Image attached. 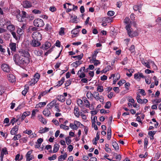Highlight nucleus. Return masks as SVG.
<instances>
[{
	"instance_id": "nucleus-17",
	"label": "nucleus",
	"mask_w": 161,
	"mask_h": 161,
	"mask_svg": "<svg viewBox=\"0 0 161 161\" xmlns=\"http://www.w3.org/2000/svg\"><path fill=\"white\" fill-rule=\"evenodd\" d=\"M74 114L75 115L77 118L80 117L79 109L78 107H75L74 109Z\"/></svg>"
},
{
	"instance_id": "nucleus-64",
	"label": "nucleus",
	"mask_w": 161,
	"mask_h": 161,
	"mask_svg": "<svg viewBox=\"0 0 161 161\" xmlns=\"http://www.w3.org/2000/svg\"><path fill=\"white\" fill-rule=\"evenodd\" d=\"M43 140L41 138H40L37 140V142L38 143V145L39 147H40L41 143L43 142Z\"/></svg>"
},
{
	"instance_id": "nucleus-19",
	"label": "nucleus",
	"mask_w": 161,
	"mask_h": 161,
	"mask_svg": "<svg viewBox=\"0 0 161 161\" xmlns=\"http://www.w3.org/2000/svg\"><path fill=\"white\" fill-rule=\"evenodd\" d=\"M30 112L29 111H27L24 112L21 117V121H23L26 117L30 115Z\"/></svg>"
},
{
	"instance_id": "nucleus-35",
	"label": "nucleus",
	"mask_w": 161,
	"mask_h": 161,
	"mask_svg": "<svg viewBox=\"0 0 161 161\" xmlns=\"http://www.w3.org/2000/svg\"><path fill=\"white\" fill-rule=\"evenodd\" d=\"M83 56V54L81 53L80 55L78 56H72L71 57V58H77L78 60H80L82 58Z\"/></svg>"
},
{
	"instance_id": "nucleus-38",
	"label": "nucleus",
	"mask_w": 161,
	"mask_h": 161,
	"mask_svg": "<svg viewBox=\"0 0 161 161\" xmlns=\"http://www.w3.org/2000/svg\"><path fill=\"white\" fill-rule=\"evenodd\" d=\"M51 46V44L49 42H46L44 44V48L45 49L47 50Z\"/></svg>"
},
{
	"instance_id": "nucleus-20",
	"label": "nucleus",
	"mask_w": 161,
	"mask_h": 161,
	"mask_svg": "<svg viewBox=\"0 0 161 161\" xmlns=\"http://www.w3.org/2000/svg\"><path fill=\"white\" fill-rule=\"evenodd\" d=\"M49 109L47 108L45 109L43 111V114L47 117L49 116V115L51 114V113L50 111L49 110Z\"/></svg>"
},
{
	"instance_id": "nucleus-16",
	"label": "nucleus",
	"mask_w": 161,
	"mask_h": 161,
	"mask_svg": "<svg viewBox=\"0 0 161 161\" xmlns=\"http://www.w3.org/2000/svg\"><path fill=\"white\" fill-rule=\"evenodd\" d=\"M141 62L147 68L150 69V64L148 61H147V60H145L143 59L141 60Z\"/></svg>"
},
{
	"instance_id": "nucleus-4",
	"label": "nucleus",
	"mask_w": 161,
	"mask_h": 161,
	"mask_svg": "<svg viewBox=\"0 0 161 161\" xmlns=\"http://www.w3.org/2000/svg\"><path fill=\"white\" fill-rule=\"evenodd\" d=\"M33 24L35 26L37 27H42L44 25L43 20L40 19H35L33 21Z\"/></svg>"
},
{
	"instance_id": "nucleus-23",
	"label": "nucleus",
	"mask_w": 161,
	"mask_h": 161,
	"mask_svg": "<svg viewBox=\"0 0 161 161\" xmlns=\"http://www.w3.org/2000/svg\"><path fill=\"white\" fill-rule=\"evenodd\" d=\"M82 100L84 101V103L86 104L85 106L87 108L90 107V103L86 97H83L82 98Z\"/></svg>"
},
{
	"instance_id": "nucleus-51",
	"label": "nucleus",
	"mask_w": 161,
	"mask_h": 161,
	"mask_svg": "<svg viewBox=\"0 0 161 161\" xmlns=\"http://www.w3.org/2000/svg\"><path fill=\"white\" fill-rule=\"evenodd\" d=\"M40 75L39 73H36L34 75V78L36 79V80L38 81L40 78Z\"/></svg>"
},
{
	"instance_id": "nucleus-26",
	"label": "nucleus",
	"mask_w": 161,
	"mask_h": 161,
	"mask_svg": "<svg viewBox=\"0 0 161 161\" xmlns=\"http://www.w3.org/2000/svg\"><path fill=\"white\" fill-rule=\"evenodd\" d=\"M142 6L141 5H136L133 6V8L134 10L137 11L138 10L140 12V11L141 10Z\"/></svg>"
},
{
	"instance_id": "nucleus-53",
	"label": "nucleus",
	"mask_w": 161,
	"mask_h": 161,
	"mask_svg": "<svg viewBox=\"0 0 161 161\" xmlns=\"http://www.w3.org/2000/svg\"><path fill=\"white\" fill-rule=\"evenodd\" d=\"M55 110L57 112H60L61 111L59 109V107L58 106V103L56 104L54 106Z\"/></svg>"
},
{
	"instance_id": "nucleus-6",
	"label": "nucleus",
	"mask_w": 161,
	"mask_h": 161,
	"mask_svg": "<svg viewBox=\"0 0 161 161\" xmlns=\"http://www.w3.org/2000/svg\"><path fill=\"white\" fill-rule=\"evenodd\" d=\"M1 68L3 71L5 72H9L11 70L10 67L7 64H3L1 66Z\"/></svg>"
},
{
	"instance_id": "nucleus-58",
	"label": "nucleus",
	"mask_w": 161,
	"mask_h": 161,
	"mask_svg": "<svg viewBox=\"0 0 161 161\" xmlns=\"http://www.w3.org/2000/svg\"><path fill=\"white\" fill-rule=\"evenodd\" d=\"M86 96L88 98H91L93 96V94H92L90 92H88L86 94Z\"/></svg>"
},
{
	"instance_id": "nucleus-21",
	"label": "nucleus",
	"mask_w": 161,
	"mask_h": 161,
	"mask_svg": "<svg viewBox=\"0 0 161 161\" xmlns=\"http://www.w3.org/2000/svg\"><path fill=\"white\" fill-rule=\"evenodd\" d=\"M7 29L10 32H13L15 29V26L12 24H10L8 25Z\"/></svg>"
},
{
	"instance_id": "nucleus-37",
	"label": "nucleus",
	"mask_w": 161,
	"mask_h": 161,
	"mask_svg": "<svg viewBox=\"0 0 161 161\" xmlns=\"http://www.w3.org/2000/svg\"><path fill=\"white\" fill-rule=\"evenodd\" d=\"M17 33L19 34V35H22L24 34V31L21 28H18L17 30Z\"/></svg>"
},
{
	"instance_id": "nucleus-29",
	"label": "nucleus",
	"mask_w": 161,
	"mask_h": 161,
	"mask_svg": "<svg viewBox=\"0 0 161 161\" xmlns=\"http://www.w3.org/2000/svg\"><path fill=\"white\" fill-rule=\"evenodd\" d=\"M46 104V103L45 102H40L36 105V108H38L39 107L41 108L45 105Z\"/></svg>"
},
{
	"instance_id": "nucleus-61",
	"label": "nucleus",
	"mask_w": 161,
	"mask_h": 161,
	"mask_svg": "<svg viewBox=\"0 0 161 161\" xmlns=\"http://www.w3.org/2000/svg\"><path fill=\"white\" fill-rule=\"evenodd\" d=\"M114 12L113 11H108L107 13V15L110 16H112L114 15Z\"/></svg>"
},
{
	"instance_id": "nucleus-57",
	"label": "nucleus",
	"mask_w": 161,
	"mask_h": 161,
	"mask_svg": "<svg viewBox=\"0 0 161 161\" xmlns=\"http://www.w3.org/2000/svg\"><path fill=\"white\" fill-rule=\"evenodd\" d=\"M96 100H99L100 102L103 103L104 101V97L102 96H100L99 97H98L97 99H96Z\"/></svg>"
},
{
	"instance_id": "nucleus-50",
	"label": "nucleus",
	"mask_w": 161,
	"mask_h": 161,
	"mask_svg": "<svg viewBox=\"0 0 161 161\" xmlns=\"http://www.w3.org/2000/svg\"><path fill=\"white\" fill-rule=\"evenodd\" d=\"M111 106V103L110 102H107L104 106V107L106 108H109Z\"/></svg>"
},
{
	"instance_id": "nucleus-32",
	"label": "nucleus",
	"mask_w": 161,
	"mask_h": 161,
	"mask_svg": "<svg viewBox=\"0 0 161 161\" xmlns=\"http://www.w3.org/2000/svg\"><path fill=\"white\" fill-rule=\"evenodd\" d=\"M11 33L13 36V37L16 40L19 41V37L16 35V33L14 31L11 32Z\"/></svg>"
},
{
	"instance_id": "nucleus-62",
	"label": "nucleus",
	"mask_w": 161,
	"mask_h": 161,
	"mask_svg": "<svg viewBox=\"0 0 161 161\" xmlns=\"http://www.w3.org/2000/svg\"><path fill=\"white\" fill-rule=\"evenodd\" d=\"M126 82V80H123L119 81L118 83V84L120 86L122 84H124Z\"/></svg>"
},
{
	"instance_id": "nucleus-10",
	"label": "nucleus",
	"mask_w": 161,
	"mask_h": 161,
	"mask_svg": "<svg viewBox=\"0 0 161 161\" xmlns=\"http://www.w3.org/2000/svg\"><path fill=\"white\" fill-rule=\"evenodd\" d=\"M23 7L25 8H28L32 7L31 3L28 1H24L22 4Z\"/></svg>"
},
{
	"instance_id": "nucleus-54",
	"label": "nucleus",
	"mask_w": 161,
	"mask_h": 161,
	"mask_svg": "<svg viewBox=\"0 0 161 161\" xmlns=\"http://www.w3.org/2000/svg\"><path fill=\"white\" fill-rule=\"evenodd\" d=\"M65 98L63 96V95H61L59 98H58V100L62 102H64L65 100Z\"/></svg>"
},
{
	"instance_id": "nucleus-48",
	"label": "nucleus",
	"mask_w": 161,
	"mask_h": 161,
	"mask_svg": "<svg viewBox=\"0 0 161 161\" xmlns=\"http://www.w3.org/2000/svg\"><path fill=\"white\" fill-rule=\"evenodd\" d=\"M57 157V156L56 154H53L52 156L49 157L48 159L49 160L51 161L56 159Z\"/></svg>"
},
{
	"instance_id": "nucleus-44",
	"label": "nucleus",
	"mask_w": 161,
	"mask_h": 161,
	"mask_svg": "<svg viewBox=\"0 0 161 161\" xmlns=\"http://www.w3.org/2000/svg\"><path fill=\"white\" fill-rule=\"evenodd\" d=\"M65 141L67 145H69L71 142V138L69 136H68L65 138Z\"/></svg>"
},
{
	"instance_id": "nucleus-13",
	"label": "nucleus",
	"mask_w": 161,
	"mask_h": 161,
	"mask_svg": "<svg viewBox=\"0 0 161 161\" xmlns=\"http://www.w3.org/2000/svg\"><path fill=\"white\" fill-rule=\"evenodd\" d=\"M7 77L8 80L11 82L13 83L16 81L15 76L12 74H8Z\"/></svg>"
},
{
	"instance_id": "nucleus-2",
	"label": "nucleus",
	"mask_w": 161,
	"mask_h": 161,
	"mask_svg": "<svg viewBox=\"0 0 161 161\" xmlns=\"http://www.w3.org/2000/svg\"><path fill=\"white\" fill-rule=\"evenodd\" d=\"M131 28V27H130V28H128L127 27V29H126L129 36L130 37H133L138 36L139 34L138 32L133 31L132 28Z\"/></svg>"
},
{
	"instance_id": "nucleus-14",
	"label": "nucleus",
	"mask_w": 161,
	"mask_h": 161,
	"mask_svg": "<svg viewBox=\"0 0 161 161\" xmlns=\"http://www.w3.org/2000/svg\"><path fill=\"white\" fill-rule=\"evenodd\" d=\"M56 103V101L55 100H53L47 105V107L49 109H51L53 107H54L55 106V105L57 104Z\"/></svg>"
},
{
	"instance_id": "nucleus-15",
	"label": "nucleus",
	"mask_w": 161,
	"mask_h": 161,
	"mask_svg": "<svg viewBox=\"0 0 161 161\" xmlns=\"http://www.w3.org/2000/svg\"><path fill=\"white\" fill-rule=\"evenodd\" d=\"M9 47L12 51L15 52L16 50V44L15 43H11L9 44Z\"/></svg>"
},
{
	"instance_id": "nucleus-56",
	"label": "nucleus",
	"mask_w": 161,
	"mask_h": 161,
	"mask_svg": "<svg viewBox=\"0 0 161 161\" xmlns=\"http://www.w3.org/2000/svg\"><path fill=\"white\" fill-rule=\"evenodd\" d=\"M129 50L131 53H133L135 51V46L134 45H131L129 49Z\"/></svg>"
},
{
	"instance_id": "nucleus-52",
	"label": "nucleus",
	"mask_w": 161,
	"mask_h": 161,
	"mask_svg": "<svg viewBox=\"0 0 161 161\" xmlns=\"http://www.w3.org/2000/svg\"><path fill=\"white\" fill-rule=\"evenodd\" d=\"M77 103L79 106L82 107L83 104V101L81 99H79L77 101Z\"/></svg>"
},
{
	"instance_id": "nucleus-39",
	"label": "nucleus",
	"mask_w": 161,
	"mask_h": 161,
	"mask_svg": "<svg viewBox=\"0 0 161 161\" xmlns=\"http://www.w3.org/2000/svg\"><path fill=\"white\" fill-rule=\"evenodd\" d=\"M69 126L71 129L74 130H77L78 128L77 126L75 124L70 123Z\"/></svg>"
},
{
	"instance_id": "nucleus-18",
	"label": "nucleus",
	"mask_w": 161,
	"mask_h": 161,
	"mask_svg": "<svg viewBox=\"0 0 161 161\" xmlns=\"http://www.w3.org/2000/svg\"><path fill=\"white\" fill-rule=\"evenodd\" d=\"M67 154L65 153L64 155H61L58 157V161H63L67 157Z\"/></svg>"
},
{
	"instance_id": "nucleus-49",
	"label": "nucleus",
	"mask_w": 161,
	"mask_h": 161,
	"mask_svg": "<svg viewBox=\"0 0 161 161\" xmlns=\"http://www.w3.org/2000/svg\"><path fill=\"white\" fill-rule=\"evenodd\" d=\"M82 64V63L80 62L79 61L75 62H74L72 64L73 65L75 66V68L77 67L78 66L80 65V64Z\"/></svg>"
},
{
	"instance_id": "nucleus-24",
	"label": "nucleus",
	"mask_w": 161,
	"mask_h": 161,
	"mask_svg": "<svg viewBox=\"0 0 161 161\" xmlns=\"http://www.w3.org/2000/svg\"><path fill=\"white\" fill-rule=\"evenodd\" d=\"M8 152L7 148L6 147H4L3 148L2 150L0 155L4 156V155H6L8 154Z\"/></svg>"
},
{
	"instance_id": "nucleus-3",
	"label": "nucleus",
	"mask_w": 161,
	"mask_h": 161,
	"mask_svg": "<svg viewBox=\"0 0 161 161\" xmlns=\"http://www.w3.org/2000/svg\"><path fill=\"white\" fill-rule=\"evenodd\" d=\"M32 39L40 41L42 38V35L40 32L38 31H34L32 34Z\"/></svg>"
},
{
	"instance_id": "nucleus-11",
	"label": "nucleus",
	"mask_w": 161,
	"mask_h": 161,
	"mask_svg": "<svg viewBox=\"0 0 161 161\" xmlns=\"http://www.w3.org/2000/svg\"><path fill=\"white\" fill-rule=\"evenodd\" d=\"M19 126L17 125L14 126L10 131V133L12 135H14L17 134L18 132Z\"/></svg>"
},
{
	"instance_id": "nucleus-63",
	"label": "nucleus",
	"mask_w": 161,
	"mask_h": 161,
	"mask_svg": "<svg viewBox=\"0 0 161 161\" xmlns=\"http://www.w3.org/2000/svg\"><path fill=\"white\" fill-rule=\"evenodd\" d=\"M139 90L140 91L139 92L142 94L143 96H145L146 95V93L145 92V91L143 89H139Z\"/></svg>"
},
{
	"instance_id": "nucleus-55",
	"label": "nucleus",
	"mask_w": 161,
	"mask_h": 161,
	"mask_svg": "<svg viewBox=\"0 0 161 161\" xmlns=\"http://www.w3.org/2000/svg\"><path fill=\"white\" fill-rule=\"evenodd\" d=\"M29 89V87L27 86V88H25L24 90L22 91V94L23 95L25 96L28 92Z\"/></svg>"
},
{
	"instance_id": "nucleus-60",
	"label": "nucleus",
	"mask_w": 161,
	"mask_h": 161,
	"mask_svg": "<svg viewBox=\"0 0 161 161\" xmlns=\"http://www.w3.org/2000/svg\"><path fill=\"white\" fill-rule=\"evenodd\" d=\"M37 81H38L36 80V79L34 78H33L31 79V83H30V85H34L36 83Z\"/></svg>"
},
{
	"instance_id": "nucleus-59",
	"label": "nucleus",
	"mask_w": 161,
	"mask_h": 161,
	"mask_svg": "<svg viewBox=\"0 0 161 161\" xmlns=\"http://www.w3.org/2000/svg\"><path fill=\"white\" fill-rule=\"evenodd\" d=\"M84 72H81L80 73V74L79 75H77L80 78H83L85 77L86 75L84 73Z\"/></svg>"
},
{
	"instance_id": "nucleus-41",
	"label": "nucleus",
	"mask_w": 161,
	"mask_h": 161,
	"mask_svg": "<svg viewBox=\"0 0 161 161\" xmlns=\"http://www.w3.org/2000/svg\"><path fill=\"white\" fill-rule=\"evenodd\" d=\"M60 127L61 128L63 129L64 130H68L69 129V126H67L65 125L61 124L60 125Z\"/></svg>"
},
{
	"instance_id": "nucleus-46",
	"label": "nucleus",
	"mask_w": 161,
	"mask_h": 161,
	"mask_svg": "<svg viewBox=\"0 0 161 161\" xmlns=\"http://www.w3.org/2000/svg\"><path fill=\"white\" fill-rule=\"evenodd\" d=\"M97 91L100 92H102L103 91V86H98L97 88Z\"/></svg>"
},
{
	"instance_id": "nucleus-22",
	"label": "nucleus",
	"mask_w": 161,
	"mask_h": 161,
	"mask_svg": "<svg viewBox=\"0 0 161 161\" xmlns=\"http://www.w3.org/2000/svg\"><path fill=\"white\" fill-rule=\"evenodd\" d=\"M77 17L76 16H72L71 17V19L70 20V22L77 23L78 22V20L76 19Z\"/></svg>"
},
{
	"instance_id": "nucleus-36",
	"label": "nucleus",
	"mask_w": 161,
	"mask_h": 161,
	"mask_svg": "<svg viewBox=\"0 0 161 161\" xmlns=\"http://www.w3.org/2000/svg\"><path fill=\"white\" fill-rule=\"evenodd\" d=\"M110 66H107L105 67V69L102 70L101 71V72H102V73H105L110 69Z\"/></svg>"
},
{
	"instance_id": "nucleus-5",
	"label": "nucleus",
	"mask_w": 161,
	"mask_h": 161,
	"mask_svg": "<svg viewBox=\"0 0 161 161\" xmlns=\"http://www.w3.org/2000/svg\"><path fill=\"white\" fill-rule=\"evenodd\" d=\"M81 28L80 26L77 25L76 26L75 29H73L71 31V33L74 35H72V37H74L77 36L78 35V33L80 31V30H78V29Z\"/></svg>"
},
{
	"instance_id": "nucleus-8",
	"label": "nucleus",
	"mask_w": 161,
	"mask_h": 161,
	"mask_svg": "<svg viewBox=\"0 0 161 161\" xmlns=\"http://www.w3.org/2000/svg\"><path fill=\"white\" fill-rule=\"evenodd\" d=\"M124 23L125 25V29H127V27H128V28L131 27V21H130V18L128 17H126L124 21Z\"/></svg>"
},
{
	"instance_id": "nucleus-1",
	"label": "nucleus",
	"mask_w": 161,
	"mask_h": 161,
	"mask_svg": "<svg viewBox=\"0 0 161 161\" xmlns=\"http://www.w3.org/2000/svg\"><path fill=\"white\" fill-rule=\"evenodd\" d=\"M19 53L15 54L13 56V60L15 64L20 67L28 64L30 62L29 53L25 50L20 51Z\"/></svg>"
},
{
	"instance_id": "nucleus-31",
	"label": "nucleus",
	"mask_w": 161,
	"mask_h": 161,
	"mask_svg": "<svg viewBox=\"0 0 161 161\" xmlns=\"http://www.w3.org/2000/svg\"><path fill=\"white\" fill-rule=\"evenodd\" d=\"M20 118V116L18 117H17V119H16L15 118H13L10 121V123H11L13 125L14 124V123L15 122H17L19 119Z\"/></svg>"
},
{
	"instance_id": "nucleus-9",
	"label": "nucleus",
	"mask_w": 161,
	"mask_h": 161,
	"mask_svg": "<svg viewBox=\"0 0 161 161\" xmlns=\"http://www.w3.org/2000/svg\"><path fill=\"white\" fill-rule=\"evenodd\" d=\"M33 150H31L28 151L26 153L25 156L26 158L27 161H30L34 159V157L33 155H31Z\"/></svg>"
},
{
	"instance_id": "nucleus-47",
	"label": "nucleus",
	"mask_w": 161,
	"mask_h": 161,
	"mask_svg": "<svg viewBox=\"0 0 161 161\" xmlns=\"http://www.w3.org/2000/svg\"><path fill=\"white\" fill-rule=\"evenodd\" d=\"M42 12L41 11L36 9H34L32 11V12L35 14H41Z\"/></svg>"
},
{
	"instance_id": "nucleus-27",
	"label": "nucleus",
	"mask_w": 161,
	"mask_h": 161,
	"mask_svg": "<svg viewBox=\"0 0 161 161\" xmlns=\"http://www.w3.org/2000/svg\"><path fill=\"white\" fill-rule=\"evenodd\" d=\"M59 145L57 144H54L53 149V153H56L59 150Z\"/></svg>"
},
{
	"instance_id": "nucleus-30",
	"label": "nucleus",
	"mask_w": 161,
	"mask_h": 161,
	"mask_svg": "<svg viewBox=\"0 0 161 161\" xmlns=\"http://www.w3.org/2000/svg\"><path fill=\"white\" fill-rule=\"evenodd\" d=\"M112 145L115 150H118L119 149L118 143L116 142H113Z\"/></svg>"
},
{
	"instance_id": "nucleus-42",
	"label": "nucleus",
	"mask_w": 161,
	"mask_h": 161,
	"mask_svg": "<svg viewBox=\"0 0 161 161\" xmlns=\"http://www.w3.org/2000/svg\"><path fill=\"white\" fill-rule=\"evenodd\" d=\"M34 53L37 56H40L43 53L42 51L36 50L34 51Z\"/></svg>"
},
{
	"instance_id": "nucleus-40",
	"label": "nucleus",
	"mask_w": 161,
	"mask_h": 161,
	"mask_svg": "<svg viewBox=\"0 0 161 161\" xmlns=\"http://www.w3.org/2000/svg\"><path fill=\"white\" fill-rule=\"evenodd\" d=\"M15 135V136L12 139L14 141L17 140L21 137V136L20 134H16Z\"/></svg>"
},
{
	"instance_id": "nucleus-33",
	"label": "nucleus",
	"mask_w": 161,
	"mask_h": 161,
	"mask_svg": "<svg viewBox=\"0 0 161 161\" xmlns=\"http://www.w3.org/2000/svg\"><path fill=\"white\" fill-rule=\"evenodd\" d=\"M16 11L17 13V14L16 15V18H17V20L19 21V19L21 18V16L20 15V10L18 9H17L16 10Z\"/></svg>"
},
{
	"instance_id": "nucleus-43",
	"label": "nucleus",
	"mask_w": 161,
	"mask_h": 161,
	"mask_svg": "<svg viewBox=\"0 0 161 161\" xmlns=\"http://www.w3.org/2000/svg\"><path fill=\"white\" fill-rule=\"evenodd\" d=\"M98 51H95L93 53V54L92 55V60H95V59H96V58L97 56V55L98 53Z\"/></svg>"
},
{
	"instance_id": "nucleus-12",
	"label": "nucleus",
	"mask_w": 161,
	"mask_h": 161,
	"mask_svg": "<svg viewBox=\"0 0 161 161\" xmlns=\"http://www.w3.org/2000/svg\"><path fill=\"white\" fill-rule=\"evenodd\" d=\"M134 78L140 80L141 78H144L145 77L143 75V74L141 72H138V73H136L134 74Z\"/></svg>"
},
{
	"instance_id": "nucleus-45",
	"label": "nucleus",
	"mask_w": 161,
	"mask_h": 161,
	"mask_svg": "<svg viewBox=\"0 0 161 161\" xmlns=\"http://www.w3.org/2000/svg\"><path fill=\"white\" fill-rule=\"evenodd\" d=\"M5 88L4 86H0V95H2L5 91Z\"/></svg>"
},
{
	"instance_id": "nucleus-25",
	"label": "nucleus",
	"mask_w": 161,
	"mask_h": 161,
	"mask_svg": "<svg viewBox=\"0 0 161 161\" xmlns=\"http://www.w3.org/2000/svg\"><path fill=\"white\" fill-rule=\"evenodd\" d=\"M45 29L47 31H50L52 29V27L51 24H47L46 25Z\"/></svg>"
},
{
	"instance_id": "nucleus-7",
	"label": "nucleus",
	"mask_w": 161,
	"mask_h": 161,
	"mask_svg": "<svg viewBox=\"0 0 161 161\" xmlns=\"http://www.w3.org/2000/svg\"><path fill=\"white\" fill-rule=\"evenodd\" d=\"M31 45L33 47H37L41 45L40 41L32 39L30 42Z\"/></svg>"
},
{
	"instance_id": "nucleus-28",
	"label": "nucleus",
	"mask_w": 161,
	"mask_h": 161,
	"mask_svg": "<svg viewBox=\"0 0 161 161\" xmlns=\"http://www.w3.org/2000/svg\"><path fill=\"white\" fill-rule=\"evenodd\" d=\"M38 117L39 118V120L43 124H45L47 123V121H46V119L43 118L42 116H39Z\"/></svg>"
},
{
	"instance_id": "nucleus-34",
	"label": "nucleus",
	"mask_w": 161,
	"mask_h": 161,
	"mask_svg": "<svg viewBox=\"0 0 161 161\" xmlns=\"http://www.w3.org/2000/svg\"><path fill=\"white\" fill-rule=\"evenodd\" d=\"M91 61L92 62V63H93L94 65L96 66H97L98 64H100V62L99 61V60H96L95 59V60H91Z\"/></svg>"
}]
</instances>
